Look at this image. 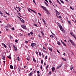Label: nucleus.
<instances>
[{"instance_id": "nucleus-1", "label": "nucleus", "mask_w": 76, "mask_h": 76, "mask_svg": "<svg viewBox=\"0 0 76 76\" xmlns=\"http://www.w3.org/2000/svg\"><path fill=\"white\" fill-rule=\"evenodd\" d=\"M58 26H59V27L61 30V31L63 32V33H65V31H64V29L62 27V26H61V25L60 24H58Z\"/></svg>"}, {"instance_id": "nucleus-2", "label": "nucleus", "mask_w": 76, "mask_h": 76, "mask_svg": "<svg viewBox=\"0 0 76 76\" xmlns=\"http://www.w3.org/2000/svg\"><path fill=\"white\" fill-rule=\"evenodd\" d=\"M37 44L35 43H33L31 44V46H32V48H34V46H36Z\"/></svg>"}, {"instance_id": "nucleus-3", "label": "nucleus", "mask_w": 76, "mask_h": 76, "mask_svg": "<svg viewBox=\"0 0 76 76\" xmlns=\"http://www.w3.org/2000/svg\"><path fill=\"white\" fill-rule=\"evenodd\" d=\"M69 41L70 42H71V43H72V45H75V44L74 43V42H73L72 40L70 39Z\"/></svg>"}, {"instance_id": "nucleus-4", "label": "nucleus", "mask_w": 76, "mask_h": 76, "mask_svg": "<svg viewBox=\"0 0 76 76\" xmlns=\"http://www.w3.org/2000/svg\"><path fill=\"white\" fill-rule=\"evenodd\" d=\"M2 58L3 60H5V59H6V58L5 57V56H4L3 54L2 55Z\"/></svg>"}, {"instance_id": "nucleus-5", "label": "nucleus", "mask_w": 76, "mask_h": 76, "mask_svg": "<svg viewBox=\"0 0 76 76\" xmlns=\"http://www.w3.org/2000/svg\"><path fill=\"white\" fill-rule=\"evenodd\" d=\"M62 65H63V64L61 63V64L60 66H58L57 67V69H60L61 66H62Z\"/></svg>"}, {"instance_id": "nucleus-6", "label": "nucleus", "mask_w": 76, "mask_h": 76, "mask_svg": "<svg viewBox=\"0 0 76 76\" xmlns=\"http://www.w3.org/2000/svg\"><path fill=\"white\" fill-rule=\"evenodd\" d=\"M58 15H60V13L58 12H56V16L57 17H58Z\"/></svg>"}, {"instance_id": "nucleus-7", "label": "nucleus", "mask_w": 76, "mask_h": 76, "mask_svg": "<svg viewBox=\"0 0 76 76\" xmlns=\"http://www.w3.org/2000/svg\"><path fill=\"white\" fill-rule=\"evenodd\" d=\"M42 21L43 22H44V23L45 25H46V23H45V21L44 20V18L42 19Z\"/></svg>"}, {"instance_id": "nucleus-8", "label": "nucleus", "mask_w": 76, "mask_h": 76, "mask_svg": "<svg viewBox=\"0 0 76 76\" xmlns=\"http://www.w3.org/2000/svg\"><path fill=\"white\" fill-rule=\"evenodd\" d=\"M13 47L14 48L15 50V51H17V48L15 47L14 45H13Z\"/></svg>"}, {"instance_id": "nucleus-9", "label": "nucleus", "mask_w": 76, "mask_h": 76, "mask_svg": "<svg viewBox=\"0 0 76 76\" xmlns=\"http://www.w3.org/2000/svg\"><path fill=\"white\" fill-rule=\"evenodd\" d=\"M52 72H54V70H55V68L54 67H53L52 68Z\"/></svg>"}, {"instance_id": "nucleus-10", "label": "nucleus", "mask_w": 76, "mask_h": 76, "mask_svg": "<svg viewBox=\"0 0 76 76\" xmlns=\"http://www.w3.org/2000/svg\"><path fill=\"white\" fill-rule=\"evenodd\" d=\"M43 10H45L46 11H47V9H46V7H43Z\"/></svg>"}, {"instance_id": "nucleus-11", "label": "nucleus", "mask_w": 76, "mask_h": 76, "mask_svg": "<svg viewBox=\"0 0 76 76\" xmlns=\"http://www.w3.org/2000/svg\"><path fill=\"white\" fill-rule=\"evenodd\" d=\"M48 49L51 52L52 51V48H50L49 47Z\"/></svg>"}, {"instance_id": "nucleus-12", "label": "nucleus", "mask_w": 76, "mask_h": 76, "mask_svg": "<svg viewBox=\"0 0 76 76\" xmlns=\"http://www.w3.org/2000/svg\"><path fill=\"white\" fill-rule=\"evenodd\" d=\"M22 27L23 29H26V27H25V26H22Z\"/></svg>"}, {"instance_id": "nucleus-13", "label": "nucleus", "mask_w": 76, "mask_h": 76, "mask_svg": "<svg viewBox=\"0 0 76 76\" xmlns=\"http://www.w3.org/2000/svg\"><path fill=\"white\" fill-rule=\"evenodd\" d=\"M10 68L11 69H13V66H12V65H11L10 66Z\"/></svg>"}, {"instance_id": "nucleus-14", "label": "nucleus", "mask_w": 76, "mask_h": 76, "mask_svg": "<svg viewBox=\"0 0 76 76\" xmlns=\"http://www.w3.org/2000/svg\"><path fill=\"white\" fill-rule=\"evenodd\" d=\"M48 65H47L46 67V70H48Z\"/></svg>"}, {"instance_id": "nucleus-15", "label": "nucleus", "mask_w": 76, "mask_h": 76, "mask_svg": "<svg viewBox=\"0 0 76 76\" xmlns=\"http://www.w3.org/2000/svg\"><path fill=\"white\" fill-rule=\"evenodd\" d=\"M61 58L62 59H63V60L64 61H66V59H65L64 58H63V57H62V58Z\"/></svg>"}, {"instance_id": "nucleus-16", "label": "nucleus", "mask_w": 76, "mask_h": 76, "mask_svg": "<svg viewBox=\"0 0 76 76\" xmlns=\"http://www.w3.org/2000/svg\"><path fill=\"white\" fill-rule=\"evenodd\" d=\"M57 44H58V45H60V42H59V41H58L57 42Z\"/></svg>"}, {"instance_id": "nucleus-17", "label": "nucleus", "mask_w": 76, "mask_h": 76, "mask_svg": "<svg viewBox=\"0 0 76 76\" xmlns=\"http://www.w3.org/2000/svg\"><path fill=\"white\" fill-rule=\"evenodd\" d=\"M21 22H22V23H25V21H24V20H22Z\"/></svg>"}, {"instance_id": "nucleus-18", "label": "nucleus", "mask_w": 76, "mask_h": 76, "mask_svg": "<svg viewBox=\"0 0 76 76\" xmlns=\"http://www.w3.org/2000/svg\"><path fill=\"white\" fill-rule=\"evenodd\" d=\"M57 2H58V3H59V4H60V5L61 4V3H60V2L59 1H58V0H57Z\"/></svg>"}, {"instance_id": "nucleus-19", "label": "nucleus", "mask_w": 76, "mask_h": 76, "mask_svg": "<svg viewBox=\"0 0 76 76\" xmlns=\"http://www.w3.org/2000/svg\"><path fill=\"white\" fill-rule=\"evenodd\" d=\"M8 58H10V59H11V57L10 56H7Z\"/></svg>"}, {"instance_id": "nucleus-20", "label": "nucleus", "mask_w": 76, "mask_h": 76, "mask_svg": "<svg viewBox=\"0 0 76 76\" xmlns=\"http://www.w3.org/2000/svg\"><path fill=\"white\" fill-rule=\"evenodd\" d=\"M44 3H45V4L47 6H48V4H47V3H46L45 1L44 2Z\"/></svg>"}, {"instance_id": "nucleus-21", "label": "nucleus", "mask_w": 76, "mask_h": 76, "mask_svg": "<svg viewBox=\"0 0 76 76\" xmlns=\"http://www.w3.org/2000/svg\"><path fill=\"white\" fill-rule=\"evenodd\" d=\"M33 61L35 63L36 62V60H35V58H33Z\"/></svg>"}, {"instance_id": "nucleus-22", "label": "nucleus", "mask_w": 76, "mask_h": 76, "mask_svg": "<svg viewBox=\"0 0 76 76\" xmlns=\"http://www.w3.org/2000/svg\"><path fill=\"white\" fill-rule=\"evenodd\" d=\"M39 54L40 56H41V52H39Z\"/></svg>"}, {"instance_id": "nucleus-23", "label": "nucleus", "mask_w": 76, "mask_h": 76, "mask_svg": "<svg viewBox=\"0 0 76 76\" xmlns=\"http://www.w3.org/2000/svg\"><path fill=\"white\" fill-rule=\"evenodd\" d=\"M67 21H68V22L69 23L70 25H71V23H71V22H70V21L68 20Z\"/></svg>"}, {"instance_id": "nucleus-24", "label": "nucleus", "mask_w": 76, "mask_h": 76, "mask_svg": "<svg viewBox=\"0 0 76 76\" xmlns=\"http://www.w3.org/2000/svg\"><path fill=\"white\" fill-rule=\"evenodd\" d=\"M62 43L63 44V45H64V46H66V45L64 42H63Z\"/></svg>"}, {"instance_id": "nucleus-25", "label": "nucleus", "mask_w": 76, "mask_h": 76, "mask_svg": "<svg viewBox=\"0 0 76 76\" xmlns=\"http://www.w3.org/2000/svg\"><path fill=\"white\" fill-rule=\"evenodd\" d=\"M17 59H18V61H19V59H20V58H19V57L18 56V57H17Z\"/></svg>"}, {"instance_id": "nucleus-26", "label": "nucleus", "mask_w": 76, "mask_h": 76, "mask_svg": "<svg viewBox=\"0 0 76 76\" xmlns=\"http://www.w3.org/2000/svg\"><path fill=\"white\" fill-rule=\"evenodd\" d=\"M60 1H61V3H63V4H64V2H63V1H61V0H60Z\"/></svg>"}, {"instance_id": "nucleus-27", "label": "nucleus", "mask_w": 76, "mask_h": 76, "mask_svg": "<svg viewBox=\"0 0 76 76\" xmlns=\"http://www.w3.org/2000/svg\"><path fill=\"white\" fill-rule=\"evenodd\" d=\"M43 62H44L43 61V60H41V64H42V63H43Z\"/></svg>"}, {"instance_id": "nucleus-28", "label": "nucleus", "mask_w": 76, "mask_h": 76, "mask_svg": "<svg viewBox=\"0 0 76 76\" xmlns=\"http://www.w3.org/2000/svg\"><path fill=\"white\" fill-rule=\"evenodd\" d=\"M47 11V13L48 15V14H50V12H49L48 11Z\"/></svg>"}, {"instance_id": "nucleus-29", "label": "nucleus", "mask_w": 76, "mask_h": 76, "mask_svg": "<svg viewBox=\"0 0 76 76\" xmlns=\"http://www.w3.org/2000/svg\"><path fill=\"white\" fill-rule=\"evenodd\" d=\"M43 48L44 51H45V50H46L45 48H44V47H43Z\"/></svg>"}, {"instance_id": "nucleus-30", "label": "nucleus", "mask_w": 76, "mask_h": 76, "mask_svg": "<svg viewBox=\"0 0 76 76\" xmlns=\"http://www.w3.org/2000/svg\"><path fill=\"white\" fill-rule=\"evenodd\" d=\"M49 1L50 3H53L51 1V0H49Z\"/></svg>"}, {"instance_id": "nucleus-31", "label": "nucleus", "mask_w": 76, "mask_h": 76, "mask_svg": "<svg viewBox=\"0 0 76 76\" xmlns=\"http://www.w3.org/2000/svg\"><path fill=\"white\" fill-rule=\"evenodd\" d=\"M70 9H72V10H73L74 9L73 8H72V7H70Z\"/></svg>"}, {"instance_id": "nucleus-32", "label": "nucleus", "mask_w": 76, "mask_h": 76, "mask_svg": "<svg viewBox=\"0 0 76 76\" xmlns=\"http://www.w3.org/2000/svg\"><path fill=\"white\" fill-rule=\"evenodd\" d=\"M9 48L11 49V47H10V45H9Z\"/></svg>"}, {"instance_id": "nucleus-33", "label": "nucleus", "mask_w": 76, "mask_h": 76, "mask_svg": "<svg viewBox=\"0 0 76 76\" xmlns=\"http://www.w3.org/2000/svg\"><path fill=\"white\" fill-rule=\"evenodd\" d=\"M70 34L71 35H72V36H73V33H70Z\"/></svg>"}, {"instance_id": "nucleus-34", "label": "nucleus", "mask_w": 76, "mask_h": 76, "mask_svg": "<svg viewBox=\"0 0 76 76\" xmlns=\"http://www.w3.org/2000/svg\"><path fill=\"white\" fill-rule=\"evenodd\" d=\"M36 54H37L38 56V52H36Z\"/></svg>"}, {"instance_id": "nucleus-35", "label": "nucleus", "mask_w": 76, "mask_h": 76, "mask_svg": "<svg viewBox=\"0 0 76 76\" xmlns=\"http://www.w3.org/2000/svg\"><path fill=\"white\" fill-rule=\"evenodd\" d=\"M28 35L29 37H30L31 36L30 34L28 33Z\"/></svg>"}, {"instance_id": "nucleus-36", "label": "nucleus", "mask_w": 76, "mask_h": 76, "mask_svg": "<svg viewBox=\"0 0 76 76\" xmlns=\"http://www.w3.org/2000/svg\"><path fill=\"white\" fill-rule=\"evenodd\" d=\"M19 35H20V36H22V34L20 33L19 34Z\"/></svg>"}, {"instance_id": "nucleus-37", "label": "nucleus", "mask_w": 76, "mask_h": 76, "mask_svg": "<svg viewBox=\"0 0 76 76\" xmlns=\"http://www.w3.org/2000/svg\"><path fill=\"white\" fill-rule=\"evenodd\" d=\"M51 33H52V34L53 35H55V34H54L53 33V32H52V31H51Z\"/></svg>"}, {"instance_id": "nucleus-38", "label": "nucleus", "mask_w": 76, "mask_h": 76, "mask_svg": "<svg viewBox=\"0 0 76 76\" xmlns=\"http://www.w3.org/2000/svg\"><path fill=\"white\" fill-rule=\"evenodd\" d=\"M9 28V26H7L5 27V28Z\"/></svg>"}, {"instance_id": "nucleus-39", "label": "nucleus", "mask_w": 76, "mask_h": 76, "mask_svg": "<svg viewBox=\"0 0 76 76\" xmlns=\"http://www.w3.org/2000/svg\"><path fill=\"white\" fill-rule=\"evenodd\" d=\"M40 69H42V65H41L40 66Z\"/></svg>"}, {"instance_id": "nucleus-40", "label": "nucleus", "mask_w": 76, "mask_h": 76, "mask_svg": "<svg viewBox=\"0 0 76 76\" xmlns=\"http://www.w3.org/2000/svg\"><path fill=\"white\" fill-rule=\"evenodd\" d=\"M30 34L31 35H32L33 34V33L32 32V31H31L30 32Z\"/></svg>"}, {"instance_id": "nucleus-41", "label": "nucleus", "mask_w": 76, "mask_h": 76, "mask_svg": "<svg viewBox=\"0 0 76 76\" xmlns=\"http://www.w3.org/2000/svg\"><path fill=\"white\" fill-rule=\"evenodd\" d=\"M38 14L39 16H41V14L40 13H38Z\"/></svg>"}, {"instance_id": "nucleus-42", "label": "nucleus", "mask_w": 76, "mask_h": 76, "mask_svg": "<svg viewBox=\"0 0 76 76\" xmlns=\"http://www.w3.org/2000/svg\"><path fill=\"white\" fill-rule=\"evenodd\" d=\"M47 56H46L45 57V59L46 60H47Z\"/></svg>"}, {"instance_id": "nucleus-43", "label": "nucleus", "mask_w": 76, "mask_h": 76, "mask_svg": "<svg viewBox=\"0 0 76 76\" xmlns=\"http://www.w3.org/2000/svg\"><path fill=\"white\" fill-rule=\"evenodd\" d=\"M38 74H39V71H38L37 72Z\"/></svg>"}, {"instance_id": "nucleus-44", "label": "nucleus", "mask_w": 76, "mask_h": 76, "mask_svg": "<svg viewBox=\"0 0 76 76\" xmlns=\"http://www.w3.org/2000/svg\"><path fill=\"white\" fill-rule=\"evenodd\" d=\"M51 36L52 38H54V36L53 35H51Z\"/></svg>"}, {"instance_id": "nucleus-45", "label": "nucleus", "mask_w": 76, "mask_h": 76, "mask_svg": "<svg viewBox=\"0 0 76 76\" xmlns=\"http://www.w3.org/2000/svg\"><path fill=\"white\" fill-rule=\"evenodd\" d=\"M4 47L5 48H7V46H6V45H4Z\"/></svg>"}, {"instance_id": "nucleus-46", "label": "nucleus", "mask_w": 76, "mask_h": 76, "mask_svg": "<svg viewBox=\"0 0 76 76\" xmlns=\"http://www.w3.org/2000/svg\"><path fill=\"white\" fill-rule=\"evenodd\" d=\"M7 15H9L10 16V14L9 13H7Z\"/></svg>"}, {"instance_id": "nucleus-47", "label": "nucleus", "mask_w": 76, "mask_h": 76, "mask_svg": "<svg viewBox=\"0 0 76 76\" xmlns=\"http://www.w3.org/2000/svg\"><path fill=\"white\" fill-rule=\"evenodd\" d=\"M34 25L35 26H36L37 27L38 26H37V24H34Z\"/></svg>"}, {"instance_id": "nucleus-48", "label": "nucleus", "mask_w": 76, "mask_h": 76, "mask_svg": "<svg viewBox=\"0 0 76 76\" xmlns=\"http://www.w3.org/2000/svg\"><path fill=\"white\" fill-rule=\"evenodd\" d=\"M73 36L74 38H75L76 39V37L74 35H73Z\"/></svg>"}, {"instance_id": "nucleus-49", "label": "nucleus", "mask_w": 76, "mask_h": 76, "mask_svg": "<svg viewBox=\"0 0 76 76\" xmlns=\"http://www.w3.org/2000/svg\"><path fill=\"white\" fill-rule=\"evenodd\" d=\"M18 10H19V11H20V8L18 7Z\"/></svg>"}, {"instance_id": "nucleus-50", "label": "nucleus", "mask_w": 76, "mask_h": 76, "mask_svg": "<svg viewBox=\"0 0 76 76\" xmlns=\"http://www.w3.org/2000/svg\"><path fill=\"white\" fill-rule=\"evenodd\" d=\"M46 2H47L48 3V1H47V0H45Z\"/></svg>"}, {"instance_id": "nucleus-51", "label": "nucleus", "mask_w": 76, "mask_h": 76, "mask_svg": "<svg viewBox=\"0 0 76 76\" xmlns=\"http://www.w3.org/2000/svg\"><path fill=\"white\" fill-rule=\"evenodd\" d=\"M33 12H34V13H36V14H37V13L35 12V11H33Z\"/></svg>"}, {"instance_id": "nucleus-52", "label": "nucleus", "mask_w": 76, "mask_h": 76, "mask_svg": "<svg viewBox=\"0 0 76 76\" xmlns=\"http://www.w3.org/2000/svg\"><path fill=\"white\" fill-rule=\"evenodd\" d=\"M44 7L43 6H41V7H42V8L43 9L44 8Z\"/></svg>"}, {"instance_id": "nucleus-53", "label": "nucleus", "mask_w": 76, "mask_h": 76, "mask_svg": "<svg viewBox=\"0 0 76 76\" xmlns=\"http://www.w3.org/2000/svg\"><path fill=\"white\" fill-rule=\"evenodd\" d=\"M51 72H49V75H50V74H51Z\"/></svg>"}, {"instance_id": "nucleus-54", "label": "nucleus", "mask_w": 76, "mask_h": 76, "mask_svg": "<svg viewBox=\"0 0 76 76\" xmlns=\"http://www.w3.org/2000/svg\"><path fill=\"white\" fill-rule=\"evenodd\" d=\"M57 52H58V53H59V54H60V52H59V51L58 50H57Z\"/></svg>"}, {"instance_id": "nucleus-55", "label": "nucleus", "mask_w": 76, "mask_h": 76, "mask_svg": "<svg viewBox=\"0 0 76 76\" xmlns=\"http://www.w3.org/2000/svg\"><path fill=\"white\" fill-rule=\"evenodd\" d=\"M5 12L6 13V14H7V12H6V11H5Z\"/></svg>"}, {"instance_id": "nucleus-56", "label": "nucleus", "mask_w": 76, "mask_h": 76, "mask_svg": "<svg viewBox=\"0 0 76 76\" xmlns=\"http://www.w3.org/2000/svg\"><path fill=\"white\" fill-rule=\"evenodd\" d=\"M25 42H26V43H27H27H28V41H26Z\"/></svg>"}, {"instance_id": "nucleus-57", "label": "nucleus", "mask_w": 76, "mask_h": 76, "mask_svg": "<svg viewBox=\"0 0 76 76\" xmlns=\"http://www.w3.org/2000/svg\"><path fill=\"white\" fill-rule=\"evenodd\" d=\"M36 72H37V71H36V70H35L34 71V73H36Z\"/></svg>"}, {"instance_id": "nucleus-58", "label": "nucleus", "mask_w": 76, "mask_h": 76, "mask_svg": "<svg viewBox=\"0 0 76 76\" xmlns=\"http://www.w3.org/2000/svg\"><path fill=\"white\" fill-rule=\"evenodd\" d=\"M73 69V67H72L71 68V70H72Z\"/></svg>"}, {"instance_id": "nucleus-59", "label": "nucleus", "mask_w": 76, "mask_h": 76, "mask_svg": "<svg viewBox=\"0 0 76 76\" xmlns=\"http://www.w3.org/2000/svg\"><path fill=\"white\" fill-rule=\"evenodd\" d=\"M14 61L15 63H16V59H15Z\"/></svg>"}, {"instance_id": "nucleus-60", "label": "nucleus", "mask_w": 76, "mask_h": 76, "mask_svg": "<svg viewBox=\"0 0 76 76\" xmlns=\"http://www.w3.org/2000/svg\"><path fill=\"white\" fill-rule=\"evenodd\" d=\"M33 2H34V3H35V1L34 0H33Z\"/></svg>"}, {"instance_id": "nucleus-61", "label": "nucleus", "mask_w": 76, "mask_h": 76, "mask_svg": "<svg viewBox=\"0 0 76 76\" xmlns=\"http://www.w3.org/2000/svg\"><path fill=\"white\" fill-rule=\"evenodd\" d=\"M26 59H27V60H28V61H29V59H28V58H26Z\"/></svg>"}, {"instance_id": "nucleus-62", "label": "nucleus", "mask_w": 76, "mask_h": 76, "mask_svg": "<svg viewBox=\"0 0 76 76\" xmlns=\"http://www.w3.org/2000/svg\"><path fill=\"white\" fill-rule=\"evenodd\" d=\"M55 12H56V13H57V12H58V11H57V10H55Z\"/></svg>"}, {"instance_id": "nucleus-63", "label": "nucleus", "mask_w": 76, "mask_h": 76, "mask_svg": "<svg viewBox=\"0 0 76 76\" xmlns=\"http://www.w3.org/2000/svg\"><path fill=\"white\" fill-rule=\"evenodd\" d=\"M18 40H16L15 41V42H18Z\"/></svg>"}, {"instance_id": "nucleus-64", "label": "nucleus", "mask_w": 76, "mask_h": 76, "mask_svg": "<svg viewBox=\"0 0 76 76\" xmlns=\"http://www.w3.org/2000/svg\"><path fill=\"white\" fill-rule=\"evenodd\" d=\"M2 45H4H4H5L3 43H2Z\"/></svg>"}]
</instances>
